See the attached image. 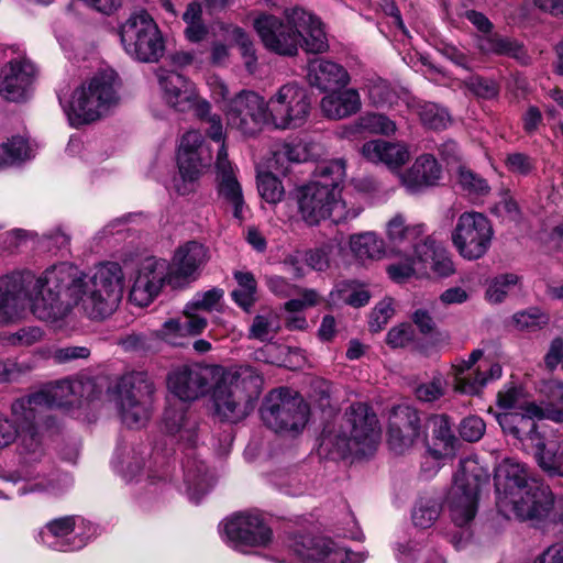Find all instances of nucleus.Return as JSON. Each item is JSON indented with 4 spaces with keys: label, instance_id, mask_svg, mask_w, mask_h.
I'll return each instance as SVG.
<instances>
[{
    "label": "nucleus",
    "instance_id": "1",
    "mask_svg": "<svg viewBox=\"0 0 563 563\" xmlns=\"http://www.w3.org/2000/svg\"><path fill=\"white\" fill-rule=\"evenodd\" d=\"M123 295V273L119 264L104 263L91 275L62 262L40 275L31 271L0 277V323L19 318L29 307L40 320L55 322L71 308L90 319H103L118 308Z\"/></svg>",
    "mask_w": 563,
    "mask_h": 563
},
{
    "label": "nucleus",
    "instance_id": "2",
    "mask_svg": "<svg viewBox=\"0 0 563 563\" xmlns=\"http://www.w3.org/2000/svg\"><path fill=\"white\" fill-rule=\"evenodd\" d=\"M346 176L345 162L333 159L320 165L314 178L297 188L295 199L301 220L317 225L325 219L340 223L355 219L363 210L358 199L341 192L340 186Z\"/></svg>",
    "mask_w": 563,
    "mask_h": 563
},
{
    "label": "nucleus",
    "instance_id": "3",
    "mask_svg": "<svg viewBox=\"0 0 563 563\" xmlns=\"http://www.w3.org/2000/svg\"><path fill=\"white\" fill-rule=\"evenodd\" d=\"M380 429L375 412L363 402L351 405L344 413L340 431H324L320 439L319 455L331 460L350 454L366 455L375 450Z\"/></svg>",
    "mask_w": 563,
    "mask_h": 563
},
{
    "label": "nucleus",
    "instance_id": "4",
    "mask_svg": "<svg viewBox=\"0 0 563 563\" xmlns=\"http://www.w3.org/2000/svg\"><path fill=\"white\" fill-rule=\"evenodd\" d=\"M263 382L262 375L252 366L222 367L212 388L216 413L231 422L246 418L261 396Z\"/></svg>",
    "mask_w": 563,
    "mask_h": 563
},
{
    "label": "nucleus",
    "instance_id": "5",
    "mask_svg": "<svg viewBox=\"0 0 563 563\" xmlns=\"http://www.w3.org/2000/svg\"><path fill=\"white\" fill-rule=\"evenodd\" d=\"M12 415L14 422L18 424L16 438L20 440L21 454L24 459L16 476H11L14 483H22L18 493L20 495L31 493L59 495L66 492L73 484L67 474L52 473L46 476L42 470L29 464L42 455L41 440L34 424L36 416L29 419L27 415H15L13 412Z\"/></svg>",
    "mask_w": 563,
    "mask_h": 563
},
{
    "label": "nucleus",
    "instance_id": "6",
    "mask_svg": "<svg viewBox=\"0 0 563 563\" xmlns=\"http://www.w3.org/2000/svg\"><path fill=\"white\" fill-rule=\"evenodd\" d=\"M120 81L112 69L100 71L76 88L64 111L73 125L93 122L118 106Z\"/></svg>",
    "mask_w": 563,
    "mask_h": 563
},
{
    "label": "nucleus",
    "instance_id": "7",
    "mask_svg": "<svg viewBox=\"0 0 563 563\" xmlns=\"http://www.w3.org/2000/svg\"><path fill=\"white\" fill-rule=\"evenodd\" d=\"M209 86L228 128L244 136H254L268 124V106L258 93L243 89L231 96L228 85L218 77L211 78Z\"/></svg>",
    "mask_w": 563,
    "mask_h": 563
},
{
    "label": "nucleus",
    "instance_id": "8",
    "mask_svg": "<svg viewBox=\"0 0 563 563\" xmlns=\"http://www.w3.org/2000/svg\"><path fill=\"white\" fill-rule=\"evenodd\" d=\"M526 413L509 412L498 416V422L506 433H510L522 443L530 442L536 449V460L540 468L550 477H563V454L548 450L537 430L533 418H542L543 410L536 404H528Z\"/></svg>",
    "mask_w": 563,
    "mask_h": 563
},
{
    "label": "nucleus",
    "instance_id": "9",
    "mask_svg": "<svg viewBox=\"0 0 563 563\" xmlns=\"http://www.w3.org/2000/svg\"><path fill=\"white\" fill-rule=\"evenodd\" d=\"M154 390V382L144 372L128 373L119 379L113 401L123 424L131 429L145 426L151 416Z\"/></svg>",
    "mask_w": 563,
    "mask_h": 563
},
{
    "label": "nucleus",
    "instance_id": "10",
    "mask_svg": "<svg viewBox=\"0 0 563 563\" xmlns=\"http://www.w3.org/2000/svg\"><path fill=\"white\" fill-rule=\"evenodd\" d=\"M410 261L387 267L389 277L401 283L412 276L448 277L454 273V264L448 249L431 235H424L415 244Z\"/></svg>",
    "mask_w": 563,
    "mask_h": 563
},
{
    "label": "nucleus",
    "instance_id": "11",
    "mask_svg": "<svg viewBox=\"0 0 563 563\" xmlns=\"http://www.w3.org/2000/svg\"><path fill=\"white\" fill-rule=\"evenodd\" d=\"M514 503L497 505L505 517L530 521L533 526L563 520V498H554L552 492L539 482L520 489Z\"/></svg>",
    "mask_w": 563,
    "mask_h": 563
},
{
    "label": "nucleus",
    "instance_id": "12",
    "mask_svg": "<svg viewBox=\"0 0 563 563\" xmlns=\"http://www.w3.org/2000/svg\"><path fill=\"white\" fill-rule=\"evenodd\" d=\"M95 385L90 379H63L26 398L12 404V412L34 418L41 410L51 407L80 405L82 399H91Z\"/></svg>",
    "mask_w": 563,
    "mask_h": 563
},
{
    "label": "nucleus",
    "instance_id": "13",
    "mask_svg": "<svg viewBox=\"0 0 563 563\" xmlns=\"http://www.w3.org/2000/svg\"><path fill=\"white\" fill-rule=\"evenodd\" d=\"M120 38L124 51L137 60L153 63L164 54L162 33L145 11L130 15L120 27Z\"/></svg>",
    "mask_w": 563,
    "mask_h": 563
},
{
    "label": "nucleus",
    "instance_id": "14",
    "mask_svg": "<svg viewBox=\"0 0 563 563\" xmlns=\"http://www.w3.org/2000/svg\"><path fill=\"white\" fill-rule=\"evenodd\" d=\"M308 404L289 388L272 390L261 408L264 423L276 432L302 430L308 421Z\"/></svg>",
    "mask_w": 563,
    "mask_h": 563
},
{
    "label": "nucleus",
    "instance_id": "15",
    "mask_svg": "<svg viewBox=\"0 0 563 563\" xmlns=\"http://www.w3.org/2000/svg\"><path fill=\"white\" fill-rule=\"evenodd\" d=\"M494 239L490 220L482 212L465 211L456 220L451 242L461 257L475 261L486 255Z\"/></svg>",
    "mask_w": 563,
    "mask_h": 563
},
{
    "label": "nucleus",
    "instance_id": "16",
    "mask_svg": "<svg viewBox=\"0 0 563 563\" xmlns=\"http://www.w3.org/2000/svg\"><path fill=\"white\" fill-rule=\"evenodd\" d=\"M266 103L268 123L279 130L302 126L310 112L308 92L297 82L280 86Z\"/></svg>",
    "mask_w": 563,
    "mask_h": 563
},
{
    "label": "nucleus",
    "instance_id": "17",
    "mask_svg": "<svg viewBox=\"0 0 563 563\" xmlns=\"http://www.w3.org/2000/svg\"><path fill=\"white\" fill-rule=\"evenodd\" d=\"M212 154L210 147L205 143L199 131L186 132L180 140L177 152L179 180L175 178V188L178 194L186 195L191 191V185L197 180L203 170L210 166Z\"/></svg>",
    "mask_w": 563,
    "mask_h": 563
},
{
    "label": "nucleus",
    "instance_id": "18",
    "mask_svg": "<svg viewBox=\"0 0 563 563\" xmlns=\"http://www.w3.org/2000/svg\"><path fill=\"white\" fill-rule=\"evenodd\" d=\"M253 26L264 47L280 56H295L300 46V34L292 21V10L285 12V20L272 14H261Z\"/></svg>",
    "mask_w": 563,
    "mask_h": 563
},
{
    "label": "nucleus",
    "instance_id": "19",
    "mask_svg": "<svg viewBox=\"0 0 563 563\" xmlns=\"http://www.w3.org/2000/svg\"><path fill=\"white\" fill-rule=\"evenodd\" d=\"M96 529L84 519L63 517L47 522L37 533V541L55 551H76L95 536Z\"/></svg>",
    "mask_w": 563,
    "mask_h": 563
},
{
    "label": "nucleus",
    "instance_id": "20",
    "mask_svg": "<svg viewBox=\"0 0 563 563\" xmlns=\"http://www.w3.org/2000/svg\"><path fill=\"white\" fill-rule=\"evenodd\" d=\"M222 366L183 365L167 376V387L184 404L205 396L211 388Z\"/></svg>",
    "mask_w": 563,
    "mask_h": 563
},
{
    "label": "nucleus",
    "instance_id": "21",
    "mask_svg": "<svg viewBox=\"0 0 563 563\" xmlns=\"http://www.w3.org/2000/svg\"><path fill=\"white\" fill-rule=\"evenodd\" d=\"M467 462L461 463V470L454 477V484L448 496V507L453 522L459 527L468 525L477 512L481 478L466 471Z\"/></svg>",
    "mask_w": 563,
    "mask_h": 563
},
{
    "label": "nucleus",
    "instance_id": "22",
    "mask_svg": "<svg viewBox=\"0 0 563 563\" xmlns=\"http://www.w3.org/2000/svg\"><path fill=\"white\" fill-rule=\"evenodd\" d=\"M220 529L230 547L242 552L249 547H265L272 540L271 528L257 514H236L225 519Z\"/></svg>",
    "mask_w": 563,
    "mask_h": 563
},
{
    "label": "nucleus",
    "instance_id": "23",
    "mask_svg": "<svg viewBox=\"0 0 563 563\" xmlns=\"http://www.w3.org/2000/svg\"><path fill=\"white\" fill-rule=\"evenodd\" d=\"M165 283L169 285L168 263L155 257L144 260L130 291L131 302L139 307L148 306Z\"/></svg>",
    "mask_w": 563,
    "mask_h": 563
},
{
    "label": "nucleus",
    "instance_id": "24",
    "mask_svg": "<svg viewBox=\"0 0 563 563\" xmlns=\"http://www.w3.org/2000/svg\"><path fill=\"white\" fill-rule=\"evenodd\" d=\"M208 260V250L196 241L179 246L168 263L169 286L183 288L195 282Z\"/></svg>",
    "mask_w": 563,
    "mask_h": 563
},
{
    "label": "nucleus",
    "instance_id": "25",
    "mask_svg": "<svg viewBox=\"0 0 563 563\" xmlns=\"http://www.w3.org/2000/svg\"><path fill=\"white\" fill-rule=\"evenodd\" d=\"M294 554L300 563H362L357 553H350L344 547L329 538H302L294 547Z\"/></svg>",
    "mask_w": 563,
    "mask_h": 563
},
{
    "label": "nucleus",
    "instance_id": "26",
    "mask_svg": "<svg viewBox=\"0 0 563 563\" xmlns=\"http://www.w3.org/2000/svg\"><path fill=\"white\" fill-rule=\"evenodd\" d=\"M421 419L418 411L407 405L396 406L389 417L388 443L396 453H404L421 439Z\"/></svg>",
    "mask_w": 563,
    "mask_h": 563
},
{
    "label": "nucleus",
    "instance_id": "27",
    "mask_svg": "<svg viewBox=\"0 0 563 563\" xmlns=\"http://www.w3.org/2000/svg\"><path fill=\"white\" fill-rule=\"evenodd\" d=\"M532 482L537 481L523 463L514 457L504 459L495 468L496 504L514 503L516 497H520V489Z\"/></svg>",
    "mask_w": 563,
    "mask_h": 563
},
{
    "label": "nucleus",
    "instance_id": "28",
    "mask_svg": "<svg viewBox=\"0 0 563 563\" xmlns=\"http://www.w3.org/2000/svg\"><path fill=\"white\" fill-rule=\"evenodd\" d=\"M35 76L34 65L24 57L11 59L2 67L0 75V93L9 101L25 98Z\"/></svg>",
    "mask_w": 563,
    "mask_h": 563
},
{
    "label": "nucleus",
    "instance_id": "29",
    "mask_svg": "<svg viewBox=\"0 0 563 563\" xmlns=\"http://www.w3.org/2000/svg\"><path fill=\"white\" fill-rule=\"evenodd\" d=\"M362 156L373 163L386 166L390 172H399L410 161V151L405 142L371 140L361 148Z\"/></svg>",
    "mask_w": 563,
    "mask_h": 563
},
{
    "label": "nucleus",
    "instance_id": "30",
    "mask_svg": "<svg viewBox=\"0 0 563 563\" xmlns=\"http://www.w3.org/2000/svg\"><path fill=\"white\" fill-rule=\"evenodd\" d=\"M157 78L165 101L178 112L189 111L195 101L196 86L185 76L172 70L161 69Z\"/></svg>",
    "mask_w": 563,
    "mask_h": 563
},
{
    "label": "nucleus",
    "instance_id": "31",
    "mask_svg": "<svg viewBox=\"0 0 563 563\" xmlns=\"http://www.w3.org/2000/svg\"><path fill=\"white\" fill-rule=\"evenodd\" d=\"M441 175L442 169L437 159L430 154H422L416 158L410 168L399 173V179L409 194H419L435 186Z\"/></svg>",
    "mask_w": 563,
    "mask_h": 563
},
{
    "label": "nucleus",
    "instance_id": "32",
    "mask_svg": "<svg viewBox=\"0 0 563 563\" xmlns=\"http://www.w3.org/2000/svg\"><path fill=\"white\" fill-rule=\"evenodd\" d=\"M163 426L165 431L178 441L189 446L196 443L198 422L186 404L181 401L169 404L164 411Z\"/></svg>",
    "mask_w": 563,
    "mask_h": 563
},
{
    "label": "nucleus",
    "instance_id": "33",
    "mask_svg": "<svg viewBox=\"0 0 563 563\" xmlns=\"http://www.w3.org/2000/svg\"><path fill=\"white\" fill-rule=\"evenodd\" d=\"M216 167L218 170L219 196L232 206L234 217L241 218L242 207L244 205L242 188L228 159V152L224 146L218 150Z\"/></svg>",
    "mask_w": 563,
    "mask_h": 563
},
{
    "label": "nucleus",
    "instance_id": "34",
    "mask_svg": "<svg viewBox=\"0 0 563 563\" xmlns=\"http://www.w3.org/2000/svg\"><path fill=\"white\" fill-rule=\"evenodd\" d=\"M307 79L310 86L321 91L345 87L350 82L347 70L331 60L316 58L309 62Z\"/></svg>",
    "mask_w": 563,
    "mask_h": 563
},
{
    "label": "nucleus",
    "instance_id": "35",
    "mask_svg": "<svg viewBox=\"0 0 563 563\" xmlns=\"http://www.w3.org/2000/svg\"><path fill=\"white\" fill-rule=\"evenodd\" d=\"M292 21L297 24L300 34V46L309 53H323L328 49V40L321 21L313 14L302 10L292 9Z\"/></svg>",
    "mask_w": 563,
    "mask_h": 563
},
{
    "label": "nucleus",
    "instance_id": "36",
    "mask_svg": "<svg viewBox=\"0 0 563 563\" xmlns=\"http://www.w3.org/2000/svg\"><path fill=\"white\" fill-rule=\"evenodd\" d=\"M321 110L329 119H344L360 111V92L354 88L333 90L321 99Z\"/></svg>",
    "mask_w": 563,
    "mask_h": 563
},
{
    "label": "nucleus",
    "instance_id": "37",
    "mask_svg": "<svg viewBox=\"0 0 563 563\" xmlns=\"http://www.w3.org/2000/svg\"><path fill=\"white\" fill-rule=\"evenodd\" d=\"M183 468L188 496L190 500L198 504L212 487V476L208 473L205 463L196 459L194 453L187 455L183 462Z\"/></svg>",
    "mask_w": 563,
    "mask_h": 563
},
{
    "label": "nucleus",
    "instance_id": "38",
    "mask_svg": "<svg viewBox=\"0 0 563 563\" xmlns=\"http://www.w3.org/2000/svg\"><path fill=\"white\" fill-rule=\"evenodd\" d=\"M432 440L430 444V452L435 459H444L452 456L454 452V443L456 441L452 423L444 415L432 416L429 420Z\"/></svg>",
    "mask_w": 563,
    "mask_h": 563
},
{
    "label": "nucleus",
    "instance_id": "39",
    "mask_svg": "<svg viewBox=\"0 0 563 563\" xmlns=\"http://www.w3.org/2000/svg\"><path fill=\"white\" fill-rule=\"evenodd\" d=\"M389 241L399 247H413L426 235V224H407L404 214H395L386 224Z\"/></svg>",
    "mask_w": 563,
    "mask_h": 563
},
{
    "label": "nucleus",
    "instance_id": "40",
    "mask_svg": "<svg viewBox=\"0 0 563 563\" xmlns=\"http://www.w3.org/2000/svg\"><path fill=\"white\" fill-rule=\"evenodd\" d=\"M148 456V448L144 444L121 445L114 455V464L118 471L128 479L139 475Z\"/></svg>",
    "mask_w": 563,
    "mask_h": 563
},
{
    "label": "nucleus",
    "instance_id": "41",
    "mask_svg": "<svg viewBox=\"0 0 563 563\" xmlns=\"http://www.w3.org/2000/svg\"><path fill=\"white\" fill-rule=\"evenodd\" d=\"M320 302V296L313 289L302 290V298H291L284 303L285 327L290 331H305L308 328V321L302 314L307 308L314 307Z\"/></svg>",
    "mask_w": 563,
    "mask_h": 563
},
{
    "label": "nucleus",
    "instance_id": "42",
    "mask_svg": "<svg viewBox=\"0 0 563 563\" xmlns=\"http://www.w3.org/2000/svg\"><path fill=\"white\" fill-rule=\"evenodd\" d=\"M477 47L484 54L504 55L519 60L526 57L525 49L519 42L497 33L478 36Z\"/></svg>",
    "mask_w": 563,
    "mask_h": 563
},
{
    "label": "nucleus",
    "instance_id": "43",
    "mask_svg": "<svg viewBox=\"0 0 563 563\" xmlns=\"http://www.w3.org/2000/svg\"><path fill=\"white\" fill-rule=\"evenodd\" d=\"M395 552L399 563H445L441 554L422 547L421 540L416 538L397 542Z\"/></svg>",
    "mask_w": 563,
    "mask_h": 563
},
{
    "label": "nucleus",
    "instance_id": "44",
    "mask_svg": "<svg viewBox=\"0 0 563 563\" xmlns=\"http://www.w3.org/2000/svg\"><path fill=\"white\" fill-rule=\"evenodd\" d=\"M32 157L33 150L27 140L22 136H13L0 144V170Z\"/></svg>",
    "mask_w": 563,
    "mask_h": 563
},
{
    "label": "nucleus",
    "instance_id": "45",
    "mask_svg": "<svg viewBox=\"0 0 563 563\" xmlns=\"http://www.w3.org/2000/svg\"><path fill=\"white\" fill-rule=\"evenodd\" d=\"M460 365H452V376L454 390L466 395H477L482 388L488 383L486 372L478 368L463 371V375H459Z\"/></svg>",
    "mask_w": 563,
    "mask_h": 563
},
{
    "label": "nucleus",
    "instance_id": "46",
    "mask_svg": "<svg viewBox=\"0 0 563 563\" xmlns=\"http://www.w3.org/2000/svg\"><path fill=\"white\" fill-rule=\"evenodd\" d=\"M350 245L354 255L361 261L378 260L384 253V242L372 232L353 235Z\"/></svg>",
    "mask_w": 563,
    "mask_h": 563
},
{
    "label": "nucleus",
    "instance_id": "47",
    "mask_svg": "<svg viewBox=\"0 0 563 563\" xmlns=\"http://www.w3.org/2000/svg\"><path fill=\"white\" fill-rule=\"evenodd\" d=\"M238 288L231 294L233 300L244 310H249L256 301L257 283L251 272H234Z\"/></svg>",
    "mask_w": 563,
    "mask_h": 563
},
{
    "label": "nucleus",
    "instance_id": "48",
    "mask_svg": "<svg viewBox=\"0 0 563 563\" xmlns=\"http://www.w3.org/2000/svg\"><path fill=\"white\" fill-rule=\"evenodd\" d=\"M365 89L371 104L376 108H390L397 103V91L382 78L369 79Z\"/></svg>",
    "mask_w": 563,
    "mask_h": 563
},
{
    "label": "nucleus",
    "instance_id": "49",
    "mask_svg": "<svg viewBox=\"0 0 563 563\" xmlns=\"http://www.w3.org/2000/svg\"><path fill=\"white\" fill-rule=\"evenodd\" d=\"M308 157L306 147L301 142L284 143L273 154L275 169L285 174L288 168L284 164L305 162Z\"/></svg>",
    "mask_w": 563,
    "mask_h": 563
},
{
    "label": "nucleus",
    "instance_id": "50",
    "mask_svg": "<svg viewBox=\"0 0 563 563\" xmlns=\"http://www.w3.org/2000/svg\"><path fill=\"white\" fill-rule=\"evenodd\" d=\"M441 505L432 498H420L413 507L411 519L416 527L430 528L440 517Z\"/></svg>",
    "mask_w": 563,
    "mask_h": 563
},
{
    "label": "nucleus",
    "instance_id": "51",
    "mask_svg": "<svg viewBox=\"0 0 563 563\" xmlns=\"http://www.w3.org/2000/svg\"><path fill=\"white\" fill-rule=\"evenodd\" d=\"M417 112L422 124L428 129L443 130L451 121L448 110L433 102L419 104Z\"/></svg>",
    "mask_w": 563,
    "mask_h": 563
},
{
    "label": "nucleus",
    "instance_id": "52",
    "mask_svg": "<svg viewBox=\"0 0 563 563\" xmlns=\"http://www.w3.org/2000/svg\"><path fill=\"white\" fill-rule=\"evenodd\" d=\"M357 125L371 134L393 135L397 130L395 121L383 113L368 112L360 117Z\"/></svg>",
    "mask_w": 563,
    "mask_h": 563
},
{
    "label": "nucleus",
    "instance_id": "53",
    "mask_svg": "<svg viewBox=\"0 0 563 563\" xmlns=\"http://www.w3.org/2000/svg\"><path fill=\"white\" fill-rule=\"evenodd\" d=\"M257 189L261 197L268 203H278L284 195L285 189L280 180L271 172H258Z\"/></svg>",
    "mask_w": 563,
    "mask_h": 563
},
{
    "label": "nucleus",
    "instance_id": "54",
    "mask_svg": "<svg viewBox=\"0 0 563 563\" xmlns=\"http://www.w3.org/2000/svg\"><path fill=\"white\" fill-rule=\"evenodd\" d=\"M506 169L516 176L528 177L537 169V161L523 152H510L504 161Z\"/></svg>",
    "mask_w": 563,
    "mask_h": 563
},
{
    "label": "nucleus",
    "instance_id": "55",
    "mask_svg": "<svg viewBox=\"0 0 563 563\" xmlns=\"http://www.w3.org/2000/svg\"><path fill=\"white\" fill-rule=\"evenodd\" d=\"M519 277L515 274H504L495 277L486 290V299L492 303L501 302L511 289L517 286Z\"/></svg>",
    "mask_w": 563,
    "mask_h": 563
},
{
    "label": "nucleus",
    "instance_id": "56",
    "mask_svg": "<svg viewBox=\"0 0 563 563\" xmlns=\"http://www.w3.org/2000/svg\"><path fill=\"white\" fill-rule=\"evenodd\" d=\"M457 183L468 196L479 197L489 192L487 181L465 167L459 168Z\"/></svg>",
    "mask_w": 563,
    "mask_h": 563
},
{
    "label": "nucleus",
    "instance_id": "57",
    "mask_svg": "<svg viewBox=\"0 0 563 563\" xmlns=\"http://www.w3.org/2000/svg\"><path fill=\"white\" fill-rule=\"evenodd\" d=\"M220 29L228 35V37L232 42H234L239 46L242 58L256 55V49L253 41L242 27L232 24L221 23Z\"/></svg>",
    "mask_w": 563,
    "mask_h": 563
},
{
    "label": "nucleus",
    "instance_id": "58",
    "mask_svg": "<svg viewBox=\"0 0 563 563\" xmlns=\"http://www.w3.org/2000/svg\"><path fill=\"white\" fill-rule=\"evenodd\" d=\"M223 290L220 288H211L207 291L197 292L188 302L189 311H207L210 312L220 303L223 298Z\"/></svg>",
    "mask_w": 563,
    "mask_h": 563
},
{
    "label": "nucleus",
    "instance_id": "59",
    "mask_svg": "<svg viewBox=\"0 0 563 563\" xmlns=\"http://www.w3.org/2000/svg\"><path fill=\"white\" fill-rule=\"evenodd\" d=\"M278 330L275 318L273 316L258 314L253 319L250 328L249 338L260 341L272 339Z\"/></svg>",
    "mask_w": 563,
    "mask_h": 563
},
{
    "label": "nucleus",
    "instance_id": "60",
    "mask_svg": "<svg viewBox=\"0 0 563 563\" xmlns=\"http://www.w3.org/2000/svg\"><path fill=\"white\" fill-rule=\"evenodd\" d=\"M514 322L519 330H537L548 323V318L539 309H530L517 312Z\"/></svg>",
    "mask_w": 563,
    "mask_h": 563
},
{
    "label": "nucleus",
    "instance_id": "61",
    "mask_svg": "<svg viewBox=\"0 0 563 563\" xmlns=\"http://www.w3.org/2000/svg\"><path fill=\"white\" fill-rule=\"evenodd\" d=\"M446 383L441 376H435L429 383L416 387L415 395L420 401L431 402L444 395Z\"/></svg>",
    "mask_w": 563,
    "mask_h": 563
},
{
    "label": "nucleus",
    "instance_id": "62",
    "mask_svg": "<svg viewBox=\"0 0 563 563\" xmlns=\"http://www.w3.org/2000/svg\"><path fill=\"white\" fill-rule=\"evenodd\" d=\"M336 250L334 244H325L306 253V263L316 271H325L330 265L331 255Z\"/></svg>",
    "mask_w": 563,
    "mask_h": 563
},
{
    "label": "nucleus",
    "instance_id": "63",
    "mask_svg": "<svg viewBox=\"0 0 563 563\" xmlns=\"http://www.w3.org/2000/svg\"><path fill=\"white\" fill-rule=\"evenodd\" d=\"M464 84L470 91L483 99H492L498 93L495 81L481 76H471Z\"/></svg>",
    "mask_w": 563,
    "mask_h": 563
},
{
    "label": "nucleus",
    "instance_id": "64",
    "mask_svg": "<svg viewBox=\"0 0 563 563\" xmlns=\"http://www.w3.org/2000/svg\"><path fill=\"white\" fill-rule=\"evenodd\" d=\"M415 339V331L409 323H401L391 328L386 336V342L389 346L405 347L410 344Z\"/></svg>",
    "mask_w": 563,
    "mask_h": 563
}]
</instances>
